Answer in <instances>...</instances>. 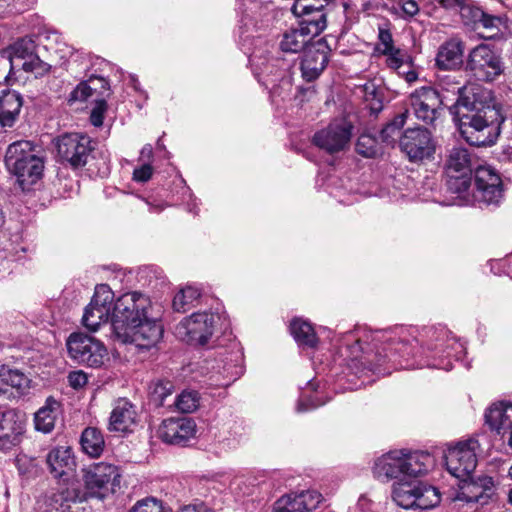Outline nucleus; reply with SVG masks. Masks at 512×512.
<instances>
[{
  "label": "nucleus",
  "instance_id": "obj_1",
  "mask_svg": "<svg viewBox=\"0 0 512 512\" xmlns=\"http://www.w3.org/2000/svg\"><path fill=\"white\" fill-rule=\"evenodd\" d=\"M453 91L459 96L456 101L461 136L473 146H491L499 134L503 117L493 104L491 90L480 86L467 88L453 83Z\"/></svg>",
  "mask_w": 512,
  "mask_h": 512
},
{
  "label": "nucleus",
  "instance_id": "obj_2",
  "mask_svg": "<svg viewBox=\"0 0 512 512\" xmlns=\"http://www.w3.org/2000/svg\"><path fill=\"white\" fill-rule=\"evenodd\" d=\"M356 344L364 354L362 363L377 373L382 372L381 367L386 359L390 361L396 355L406 357L413 354L412 343L405 338L393 337L386 331L365 333L356 340Z\"/></svg>",
  "mask_w": 512,
  "mask_h": 512
},
{
  "label": "nucleus",
  "instance_id": "obj_3",
  "mask_svg": "<svg viewBox=\"0 0 512 512\" xmlns=\"http://www.w3.org/2000/svg\"><path fill=\"white\" fill-rule=\"evenodd\" d=\"M474 164V156L468 148L454 145L446 150L444 171L447 192L455 195L454 205L466 206L470 203L469 189Z\"/></svg>",
  "mask_w": 512,
  "mask_h": 512
},
{
  "label": "nucleus",
  "instance_id": "obj_4",
  "mask_svg": "<svg viewBox=\"0 0 512 512\" xmlns=\"http://www.w3.org/2000/svg\"><path fill=\"white\" fill-rule=\"evenodd\" d=\"M5 165L16 176L23 190L35 184L43 175L44 161L36 146L30 141L20 140L10 144L5 154Z\"/></svg>",
  "mask_w": 512,
  "mask_h": 512
},
{
  "label": "nucleus",
  "instance_id": "obj_5",
  "mask_svg": "<svg viewBox=\"0 0 512 512\" xmlns=\"http://www.w3.org/2000/svg\"><path fill=\"white\" fill-rule=\"evenodd\" d=\"M392 498L404 509H432L441 501L436 487L418 479H400L393 485Z\"/></svg>",
  "mask_w": 512,
  "mask_h": 512
},
{
  "label": "nucleus",
  "instance_id": "obj_6",
  "mask_svg": "<svg viewBox=\"0 0 512 512\" xmlns=\"http://www.w3.org/2000/svg\"><path fill=\"white\" fill-rule=\"evenodd\" d=\"M153 312L150 299L139 292H130L120 296L113 307L111 327L117 338L137 322Z\"/></svg>",
  "mask_w": 512,
  "mask_h": 512
},
{
  "label": "nucleus",
  "instance_id": "obj_7",
  "mask_svg": "<svg viewBox=\"0 0 512 512\" xmlns=\"http://www.w3.org/2000/svg\"><path fill=\"white\" fill-rule=\"evenodd\" d=\"M505 69L501 55L488 44H479L468 54L466 71L476 80L493 82Z\"/></svg>",
  "mask_w": 512,
  "mask_h": 512
},
{
  "label": "nucleus",
  "instance_id": "obj_8",
  "mask_svg": "<svg viewBox=\"0 0 512 512\" xmlns=\"http://www.w3.org/2000/svg\"><path fill=\"white\" fill-rule=\"evenodd\" d=\"M121 473L116 465L99 462L83 470V481L89 497L104 499L120 485Z\"/></svg>",
  "mask_w": 512,
  "mask_h": 512
},
{
  "label": "nucleus",
  "instance_id": "obj_9",
  "mask_svg": "<svg viewBox=\"0 0 512 512\" xmlns=\"http://www.w3.org/2000/svg\"><path fill=\"white\" fill-rule=\"evenodd\" d=\"M471 204L482 207H498L504 200V188L500 175L491 166H478L475 169V191L471 196Z\"/></svg>",
  "mask_w": 512,
  "mask_h": 512
},
{
  "label": "nucleus",
  "instance_id": "obj_10",
  "mask_svg": "<svg viewBox=\"0 0 512 512\" xmlns=\"http://www.w3.org/2000/svg\"><path fill=\"white\" fill-rule=\"evenodd\" d=\"M479 447L476 438L462 440L449 447L445 453L447 471L457 479L469 477L476 469Z\"/></svg>",
  "mask_w": 512,
  "mask_h": 512
},
{
  "label": "nucleus",
  "instance_id": "obj_11",
  "mask_svg": "<svg viewBox=\"0 0 512 512\" xmlns=\"http://www.w3.org/2000/svg\"><path fill=\"white\" fill-rule=\"evenodd\" d=\"M141 319L127 331L121 332L117 339L123 343L134 344L140 350H149L162 339L164 328L160 319L154 316L153 312Z\"/></svg>",
  "mask_w": 512,
  "mask_h": 512
},
{
  "label": "nucleus",
  "instance_id": "obj_12",
  "mask_svg": "<svg viewBox=\"0 0 512 512\" xmlns=\"http://www.w3.org/2000/svg\"><path fill=\"white\" fill-rule=\"evenodd\" d=\"M72 359L90 367H100L107 356V349L97 339L83 333H73L66 342Z\"/></svg>",
  "mask_w": 512,
  "mask_h": 512
},
{
  "label": "nucleus",
  "instance_id": "obj_13",
  "mask_svg": "<svg viewBox=\"0 0 512 512\" xmlns=\"http://www.w3.org/2000/svg\"><path fill=\"white\" fill-rule=\"evenodd\" d=\"M217 318L210 312L193 313L175 327V335L186 343L204 345L213 334Z\"/></svg>",
  "mask_w": 512,
  "mask_h": 512
},
{
  "label": "nucleus",
  "instance_id": "obj_14",
  "mask_svg": "<svg viewBox=\"0 0 512 512\" xmlns=\"http://www.w3.org/2000/svg\"><path fill=\"white\" fill-rule=\"evenodd\" d=\"M399 146L411 162H422L433 158L436 143L432 133L422 127L408 128L400 137Z\"/></svg>",
  "mask_w": 512,
  "mask_h": 512
},
{
  "label": "nucleus",
  "instance_id": "obj_15",
  "mask_svg": "<svg viewBox=\"0 0 512 512\" xmlns=\"http://www.w3.org/2000/svg\"><path fill=\"white\" fill-rule=\"evenodd\" d=\"M353 126L346 120H335L327 127L317 131L312 142L329 154H335L349 147Z\"/></svg>",
  "mask_w": 512,
  "mask_h": 512
},
{
  "label": "nucleus",
  "instance_id": "obj_16",
  "mask_svg": "<svg viewBox=\"0 0 512 512\" xmlns=\"http://www.w3.org/2000/svg\"><path fill=\"white\" fill-rule=\"evenodd\" d=\"M92 150V141L87 135L65 134L57 142L59 157L73 168L85 166Z\"/></svg>",
  "mask_w": 512,
  "mask_h": 512
},
{
  "label": "nucleus",
  "instance_id": "obj_17",
  "mask_svg": "<svg viewBox=\"0 0 512 512\" xmlns=\"http://www.w3.org/2000/svg\"><path fill=\"white\" fill-rule=\"evenodd\" d=\"M10 64L12 69L21 68L39 75L50 68L35 53V43L29 38L19 39L10 47Z\"/></svg>",
  "mask_w": 512,
  "mask_h": 512
},
{
  "label": "nucleus",
  "instance_id": "obj_18",
  "mask_svg": "<svg viewBox=\"0 0 512 512\" xmlns=\"http://www.w3.org/2000/svg\"><path fill=\"white\" fill-rule=\"evenodd\" d=\"M309 0H296L291 7L292 13L301 17L299 25L312 37L318 36L327 26L325 6L328 4L319 1V5H311Z\"/></svg>",
  "mask_w": 512,
  "mask_h": 512
},
{
  "label": "nucleus",
  "instance_id": "obj_19",
  "mask_svg": "<svg viewBox=\"0 0 512 512\" xmlns=\"http://www.w3.org/2000/svg\"><path fill=\"white\" fill-rule=\"evenodd\" d=\"M410 104L416 118L429 124L438 117L444 99L436 89L421 87L411 94Z\"/></svg>",
  "mask_w": 512,
  "mask_h": 512
},
{
  "label": "nucleus",
  "instance_id": "obj_20",
  "mask_svg": "<svg viewBox=\"0 0 512 512\" xmlns=\"http://www.w3.org/2000/svg\"><path fill=\"white\" fill-rule=\"evenodd\" d=\"M25 430L24 414L8 409L0 414V451H9L20 444Z\"/></svg>",
  "mask_w": 512,
  "mask_h": 512
},
{
  "label": "nucleus",
  "instance_id": "obj_21",
  "mask_svg": "<svg viewBox=\"0 0 512 512\" xmlns=\"http://www.w3.org/2000/svg\"><path fill=\"white\" fill-rule=\"evenodd\" d=\"M195 433V423L186 417L168 418L163 420L159 427L160 439L168 444L183 445Z\"/></svg>",
  "mask_w": 512,
  "mask_h": 512
},
{
  "label": "nucleus",
  "instance_id": "obj_22",
  "mask_svg": "<svg viewBox=\"0 0 512 512\" xmlns=\"http://www.w3.org/2000/svg\"><path fill=\"white\" fill-rule=\"evenodd\" d=\"M459 491L455 499L465 502L486 503V499L492 494L494 482L489 476H479L474 478L472 474L463 479H459Z\"/></svg>",
  "mask_w": 512,
  "mask_h": 512
},
{
  "label": "nucleus",
  "instance_id": "obj_23",
  "mask_svg": "<svg viewBox=\"0 0 512 512\" xmlns=\"http://www.w3.org/2000/svg\"><path fill=\"white\" fill-rule=\"evenodd\" d=\"M31 380L18 369L2 366L0 369V397L15 399L24 395L30 388Z\"/></svg>",
  "mask_w": 512,
  "mask_h": 512
},
{
  "label": "nucleus",
  "instance_id": "obj_24",
  "mask_svg": "<svg viewBox=\"0 0 512 512\" xmlns=\"http://www.w3.org/2000/svg\"><path fill=\"white\" fill-rule=\"evenodd\" d=\"M464 43L451 38L440 45L436 55V65L441 70H455L463 63Z\"/></svg>",
  "mask_w": 512,
  "mask_h": 512
},
{
  "label": "nucleus",
  "instance_id": "obj_25",
  "mask_svg": "<svg viewBox=\"0 0 512 512\" xmlns=\"http://www.w3.org/2000/svg\"><path fill=\"white\" fill-rule=\"evenodd\" d=\"M329 61L328 52L319 43L318 47L309 48L302 59V76L307 81H313L319 77Z\"/></svg>",
  "mask_w": 512,
  "mask_h": 512
},
{
  "label": "nucleus",
  "instance_id": "obj_26",
  "mask_svg": "<svg viewBox=\"0 0 512 512\" xmlns=\"http://www.w3.org/2000/svg\"><path fill=\"white\" fill-rule=\"evenodd\" d=\"M136 410L126 399H118L109 418L108 429L116 432H126L136 423Z\"/></svg>",
  "mask_w": 512,
  "mask_h": 512
},
{
  "label": "nucleus",
  "instance_id": "obj_27",
  "mask_svg": "<svg viewBox=\"0 0 512 512\" xmlns=\"http://www.w3.org/2000/svg\"><path fill=\"white\" fill-rule=\"evenodd\" d=\"M486 423L503 437L512 430V403L493 404L485 413Z\"/></svg>",
  "mask_w": 512,
  "mask_h": 512
},
{
  "label": "nucleus",
  "instance_id": "obj_28",
  "mask_svg": "<svg viewBox=\"0 0 512 512\" xmlns=\"http://www.w3.org/2000/svg\"><path fill=\"white\" fill-rule=\"evenodd\" d=\"M431 462L432 457L429 453L418 451L406 453L401 450V479H416L417 476L428 471Z\"/></svg>",
  "mask_w": 512,
  "mask_h": 512
},
{
  "label": "nucleus",
  "instance_id": "obj_29",
  "mask_svg": "<svg viewBox=\"0 0 512 512\" xmlns=\"http://www.w3.org/2000/svg\"><path fill=\"white\" fill-rule=\"evenodd\" d=\"M374 476L378 479L402 478L401 451H391L379 457L373 467Z\"/></svg>",
  "mask_w": 512,
  "mask_h": 512
},
{
  "label": "nucleus",
  "instance_id": "obj_30",
  "mask_svg": "<svg viewBox=\"0 0 512 512\" xmlns=\"http://www.w3.org/2000/svg\"><path fill=\"white\" fill-rule=\"evenodd\" d=\"M22 107L21 95L13 90H4L0 96V125L11 127Z\"/></svg>",
  "mask_w": 512,
  "mask_h": 512
},
{
  "label": "nucleus",
  "instance_id": "obj_31",
  "mask_svg": "<svg viewBox=\"0 0 512 512\" xmlns=\"http://www.w3.org/2000/svg\"><path fill=\"white\" fill-rule=\"evenodd\" d=\"M50 472L55 477H61L73 471L75 459L69 447H57L52 449L46 458Z\"/></svg>",
  "mask_w": 512,
  "mask_h": 512
},
{
  "label": "nucleus",
  "instance_id": "obj_32",
  "mask_svg": "<svg viewBox=\"0 0 512 512\" xmlns=\"http://www.w3.org/2000/svg\"><path fill=\"white\" fill-rule=\"evenodd\" d=\"M211 370L212 375L210 378L218 386H229L242 374V367L237 365L232 359L230 361L223 359L215 360L211 365Z\"/></svg>",
  "mask_w": 512,
  "mask_h": 512
},
{
  "label": "nucleus",
  "instance_id": "obj_33",
  "mask_svg": "<svg viewBox=\"0 0 512 512\" xmlns=\"http://www.w3.org/2000/svg\"><path fill=\"white\" fill-rule=\"evenodd\" d=\"M313 38L300 26L285 31L279 47L285 53H299L306 48Z\"/></svg>",
  "mask_w": 512,
  "mask_h": 512
},
{
  "label": "nucleus",
  "instance_id": "obj_34",
  "mask_svg": "<svg viewBox=\"0 0 512 512\" xmlns=\"http://www.w3.org/2000/svg\"><path fill=\"white\" fill-rule=\"evenodd\" d=\"M59 408L60 403L53 397H48L44 406L35 413V428L44 433L51 432L55 427Z\"/></svg>",
  "mask_w": 512,
  "mask_h": 512
},
{
  "label": "nucleus",
  "instance_id": "obj_35",
  "mask_svg": "<svg viewBox=\"0 0 512 512\" xmlns=\"http://www.w3.org/2000/svg\"><path fill=\"white\" fill-rule=\"evenodd\" d=\"M290 333L300 347L314 348L318 343L311 323L303 319L295 318L291 321Z\"/></svg>",
  "mask_w": 512,
  "mask_h": 512
},
{
  "label": "nucleus",
  "instance_id": "obj_36",
  "mask_svg": "<svg viewBox=\"0 0 512 512\" xmlns=\"http://www.w3.org/2000/svg\"><path fill=\"white\" fill-rule=\"evenodd\" d=\"M83 451L91 457H99L104 451L105 441L102 433L95 427L84 429L80 440Z\"/></svg>",
  "mask_w": 512,
  "mask_h": 512
},
{
  "label": "nucleus",
  "instance_id": "obj_37",
  "mask_svg": "<svg viewBox=\"0 0 512 512\" xmlns=\"http://www.w3.org/2000/svg\"><path fill=\"white\" fill-rule=\"evenodd\" d=\"M358 89L373 113H378L383 109L385 89L381 84L376 83L375 80H368Z\"/></svg>",
  "mask_w": 512,
  "mask_h": 512
},
{
  "label": "nucleus",
  "instance_id": "obj_38",
  "mask_svg": "<svg viewBox=\"0 0 512 512\" xmlns=\"http://www.w3.org/2000/svg\"><path fill=\"white\" fill-rule=\"evenodd\" d=\"M84 499L75 488H60L51 497V505L60 512H69L72 503L80 502Z\"/></svg>",
  "mask_w": 512,
  "mask_h": 512
},
{
  "label": "nucleus",
  "instance_id": "obj_39",
  "mask_svg": "<svg viewBox=\"0 0 512 512\" xmlns=\"http://www.w3.org/2000/svg\"><path fill=\"white\" fill-rule=\"evenodd\" d=\"M201 292L193 286H186L179 290L173 298V309L176 312L184 313L193 308L198 302Z\"/></svg>",
  "mask_w": 512,
  "mask_h": 512
},
{
  "label": "nucleus",
  "instance_id": "obj_40",
  "mask_svg": "<svg viewBox=\"0 0 512 512\" xmlns=\"http://www.w3.org/2000/svg\"><path fill=\"white\" fill-rule=\"evenodd\" d=\"M98 85L104 90H107L109 87L108 81L103 77L91 78L89 82H81L76 86L70 94L69 101H85L88 97L93 95Z\"/></svg>",
  "mask_w": 512,
  "mask_h": 512
},
{
  "label": "nucleus",
  "instance_id": "obj_41",
  "mask_svg": "<svg viewBox=\"0 0 512 512\" xmlns=\"http://www.w3.org/2000/svg\"><path fill=\"white\" fill-rule=\"evenodd\" d=\"M109 315L108 310L88 304L84 310L82 323L87 329L96 331L101 324L108 322Z\"/></svg>",
  "mask_w": 512,
  "mask_h": 512
},
{
  "label": "nucleus",
  "instance_id": "obj_42",
  "mask_svg": "<svg viewBox=\"0 0 512 512\" xmlns=\"http://www.w3.org/2000/svg\"><path fill=\"white\" fill-rule=\"evenodd\" d=\"M407 113L397 115L390 123H388L380 132L381 140L392 145L396 141V137L399 135L400 130L405 125Z\"/></svg>",
  "mask_w": 512,
  "mask_h": 512
},
{
  "label": "nucleus",
  "instance_id": "obj_43",
  "mask_svg": "<svg viewBox=\"0 0 512 512\" xmlns=\"http://www.w3.org/2000/svg\"><path fill=\"white\" fill-rule=\"evenodd\" d=\"M356 151L364 157L374 158L381 153V148L374 136L364 133L357 140Z\"/></svg>",
  "mask_w": 512,
  "mask_h": 512
},
{
  "label": "nucleus",
  "instance_id": "obj_44",
  "mask_svg": "<svg viewBox=\"0 0 512 512\" xmlns=\"http://www.w3.org/2000/svg\"><path fill=\"white\" fill-rule=\"evenodd\" d=\"M199 400L198 392L185 390L176 397L174 405L182 413H192L198 408Z\"/></svg>",
  "mask_w": 512,
  "mask_h": 512
},
{
  "label": "nucleus",
  "instance_id": "obj_45",
  "mask_svg": "<svg viewBox=\"0 0 512 512\" xmlns=\"http://www.w3.org/2000/svg\"><path fill=\"white\" fill-rule=\"evenodd\" d=\"M113 299L114 293L111 288L107 284H99L95 287L94 295L89 304L110 312Z\"/></svg>",
  "mask_w": 512,
  "mask_h": 512
},
{
  "label": "nucleus",
  "instance_id": "obj_46",
  "mask_svg": "<svg viewBox=\"0 0 512 512\" xmlns=\"http://www.w3.org/2000/svg\"><path fill=\"white\" fill-rule=\"evenodd\" d=\"M294 495L303 512L316 509L322 501V495L316 490H306Z\"/></svg>",
  "mask_w": 512,
  "mask_h": 512
},
{
  "label": "nucleus",
  "instance_id": "obj_47",
  "mask_svg": "<svg viewBox=\"0 0 512 512\" xmlns=\"http://www.w3.org/2000/svg\"><path fill=\"white\" fill-rule=\"evenodd\" d=\"M384 55L387 57V66L395 70L398 74L402 73L401 70L408 66L411 60L410 56L399 48Z\"/></svg>",
  "mask_w": 512,
  "mask_h": 512
},
{
  "label": "nucleus",
  "instance_id": "obj_48",
  "mask_svg": "<svg viewBox=\"0 0 512 512\" xmlns=\"http://www.w3.org/2000/svg\"><path fill=\"white\" fill-rule=\"evenodd\" d=\"M130 512H172L169 508H165L162 502L154 497H147L139 500L132 507Z\"/></svg>",
  "mask_w": 512,
  "mask_h": 512
},
{
  "label": "nucleus",
  "instance_id": "obj_49",
  "mask_svg": "<svg viewBox=\"0 0 512 512\" xmlns=\"http://www.w3.org/2000/svg\"><path fill=\"white\" fill-rule=\"evenodd\" d=\"M274 512H303L294 494L282 496L274 504Z\"/></svg>",
  "mask_w": 512,
  "mask_h": 512
},
{
  "label": "nucleus",
  "instance_id": "obj_50",
  "mask_svg": "<svg viewBox=\"0 0 512 512\" xmlns=\"http://www.w3.org/2000/svg\"><path fill=\"white\" fill-rule=\"evenodd\" d=\"M485 11L477 6L467 5L463 7L462 16L471 24L474 25L475 29L479 28V24L484 17Z\"/></svg>",
  "mask_w": 512,
  "mask_h": 512
},
{
  "label": "nucleus",
  "instance_id": "obj_51",
  "mask_svg": "<svg viewBox=\"0 0 512 512\" xmlns=\"http://www.w3.org/2000/svg\"><path fill=\"white\" fill-rule=\"evenodd\" d=\"M503 25V20L499 16H494L485 12L484 17L482 18L479 28L482 27L488 31L493 32L489 37H493Z\"/></svg>",
  "mask_w": 512,
  "mask_h": 512
},
{
  "label": "nucleus",
  "instance_id": "obj_52",
  "mask_svg": "<svg viewBox=\"0 0 512 512\" xmlns=\"http://www.w3.org/2000/svg\"><path fill=\"white\" fill-rule=\"evenodd\" d=\"M106 109L107 104L105 100L96 101V104L90 114V121L95 127L102 126Z\"/></svg>",
  "mask_w": 512,
  "mask_h": 512
},
{
  "label": "nucleus",
  "instance_id": "obj_53",
  "mask_svg": "<svg viewBox=\"0 0 512 512\" xmlns=\"http://www.w3.org/2000/svg\"><path fill=\"white\" fill-rule=\"evenodd\" d=\"M378 38H379L381 45L383 46V49L380 50L382 54L390 53L391 51H394L395 49H397L393 45V37H392L391 32L388 29L379 28Z\"/></svg>",
  "mask_w": 512,
  "mask_h": 512
},
{
  "label": "nucleus",
  "instance_id": "obj_54",
  "mask_svg": "<svg viewBox=\"0 0 512 512\" xmlns=\"http://www.w3.org/2000/svg\"><path fill=\"white\" fill-rule=\"evenodd\" d=\"M68 382L72 388L80 389L87 384L88 376L81 370L72 371L68 375Z\"/></svg>",
  "mask_w": 512,
  "mask_h": 512
},
{
  "label": "nucleus",
  "instance_id": "obj_55",
  "mask_svg": "<svg viewBox=\"0 0 512 512\" xmlns=\"http://www.w3.org/2000/svg\"><path fill=\"white\" fill-rule=\"evenodd\" d=\"M153 173V168L149 164H144L139 168H136L133 172V179L137 182L148 181Z\"/></svg>",
  "mask_w": 512,
  "mask_h": 512
},
{
  "label": "nucleus",
  "instance_id": "obj_56",
  "mask_svg": "<svg viewBox=\"0 0 512 512\" xmlns=\"http://www.w3.org/2000/svg\"><path fill=\"white\" fill-rule=\"evenodd\" d=\"M398 5L407 17H413L419 12V5L415 0H399Z\"/></svg>",
  "mask_w": 512,
  "mask_h": 512
},
{
  "label": "nucleus",
  "instance_id": "obj_57",
  "mask_svg": "<svg viewBox=\"0 0 512 512\" xmlns=\"http://www.w3.org/2000/svg\"><path fill=\"white\" fill-rule=\"evenodd\" d=\"M171 388H172V385L169 382H167L165 384L161 383L156 386L155 394L159 398L160 405H164L165 397L170 394Z\"/></svg>",
  "mask_w": 512,
  "mask_h": 512
},
{
  "label": "nucleus",
  "instance_id": "obj_58",
  "mask_svg": "<svg viewBox=\"0 0 512 512\" xmlns=\"http://www.w3.org/2000/svg\"><path fill=\"white\" fill-rule=\"evenodd\" d=\"M401 72L402 73L400 75H403L408 83H412L416 81L418 78L417 72L414 69H412L411 61L408 63V66L401 70Z\"/></svg>",
  "mask_w": 512,
  "mask_h": 512
},
{
  "label": "nucleus",
  "instance_id": "obj_59",
  "mask_svg": "<svg viewBox=\"0 0 512 512\" xmlns=\"http://www.w3.org/2000/svg\"><path fill=\"white\" fill-rule=\"evenodd\" d=\"M180 512H212L207 506L203 503L187 505L181 509Z\"/></svg>",
  "mask_w": 512,
  "mask_h": 512
},
{
  "label": "nucleus",
  "instance_id": "obj_60",
  "mask_svg": "<svg viewBox=\"0 0 512 512\" xmlns=\"http://www.w3.org/2000/svg\"><path fill=\"white\" fill-rule=\"evenodd\" d=\"M466 0H442V7L445 9H452L455 7H460L463 10V7H466L465 5Z\"/></svg>",
  "mask_w": 512,
  "mask_h": 512
},
{
  "label": "nucleus",
  "instance_id": "obj_61",
  "mask_svg": "<svg viewBox=\"0 0 512 512\" xmlns=\"http://www.w3.org/2000/svg\"><path fill=\"white\" fill-rule=\"evenodd\" d=\"M320 405H322V403H319V402L316 403V402L311 400L310 405L306 406L303 400H299V402L297 404V411L298 412H304V411L309 410L310 408H316V407H318Z\"/></svg>",
  "mask_w": 512,
  "mask_h": 512
},
{
  "label": "nucleus",
  "instance_id": "obj_62",
  "mask_svg": "<svg viewBox=\"0 0 512 512\" xmlns=\"http://www.w3.org/2000/svg\"><path fill=\"white\" fill-rule=\"evenodd\" d=\"M141 155L142 156L150 157L152 155V147H151V145L144 146L142 148V150H141Z\"/></svg>",
  "mask_w": 512,
  "mask_h": 512
},
{
  "label": "nucleus",
  "instance_id": "obj_63",
  "mask_svg": "<svg viewBox=\"0 0 512 512\" xmlns=\"http://www.w3.org/2000/svg\"><path fill=\"white\" fill-rule=\"evenodd\" d=\"M149 205V210L150 212H160L163 210V205L161 204H157V205H152L150 203H147Z\"/></svg>",
  "mask_w": 512,
  "mask_h": 512
},
{
  "label": "nucleus",
  "instance_id": "obj_64",
  "mask_svg": "<svg viewBox=\"0 0 512 512\" xmlns=\"http://www.w3.org/2000/svg\"><path fill=\"white\" fill-rule=\"evenodd\" d=\"M508 444L512 448V430L508 433Z\"/></svg>",
  "mask_w": 512,
  "mask_h": 512
}]
</instances>
